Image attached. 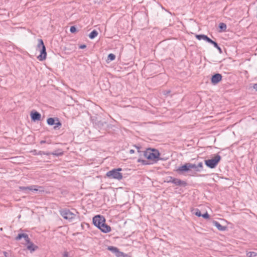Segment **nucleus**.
Returning <instances> with one entry per match:
<instances>
[{
    "mask_svg": "<svg viewBox=\"0 0 257 257\" xmlns=\"http://www.w3.org/2000/svg\"><path fill=\"white\" fill-rule=\"evenodd\" d=\"M195 37L198 40H203L207 42H208V40H209V39H210L207 36L204 34L196 35Z\"/></svg>",
    "mask_w": 257,
    "mask_h": 257,
    "instance_id": "nucleus-16",
    "label": "nucleus"
},
{
    "mask_svg": "<svg viewBox=\"0 0 257 257\" xmlns=\"http://www.w3.org/2000/svg\"><path fill=\"white\" fill-rule=\"evenodd\" d=\"M222 76L219 73H215L213 75L211 78V83L213 85L217 84L222 80Z\"/></svg>",
    "mask_w": 257,
    "mask_h": 257,
    "instance_id": "nucleus-9",
    "label": "nucleus"
},
{
    "mask_svg": "<svg viewBox=\"0 0 257 257\" xmlns=\"http://www.w3.org/2000/svg\"><path fill=\"white\" fill-rule=\"evenodd\" d=\"M51 154H52V155H53L54 156H61L63 154V153H62V152L57 153V152H56V151H55L54 152L52 153Z\"/></svg>",
    "mask_w": 257,
    "mask_h": 257,
    "instance_id": "nucleus-34",
    "label": "nucleus"
},
{
    "mask_svg": "<svg viewBox=\"0 0 257 257\" xmlns=\"http://www.w3.org/2000/svg\"><path fill=\"white\" fill-rule=\"evenodd\" d=\"M34 155H43V154H44V152L40 151L38 152H37V150H34L32 151Z\"/></svg>",
    "mask_w": 257,
    "mask_h": 257,
    "instance_id": "nucleus-27",
    "label": "nucleus"
},
{
    "mask_svg": "<svg viewBox=\"0 0 257 257\" xmlns=\"http://www.w3.org/2000/svg\"><path fill=\"white\" fill-rule=\"evenodd\" d=\"M106 123L105 121L99 120L98 118H96L93 121V124L95 126L98 128H102Z\"/></svg>",
    "mask_w": 257,
    "mask_h": 257,
    "instance_id": "nucleus-12",
    "label": "nucleus"
},
{
    "mask_svg": "<svg viewBox=\"0 0 257 257\" xmlns=\"http://www.w3.org/2000/svg\"><path fill=\"white\" fill-rule=\"evenodd\" d=\"M173 181V184H174L176 186L185 187L187 185L186 182L182 181L177 178H175Z\"/></svg>",
    "mask_w": 257,
    "mask_h": 257,
    "instance_id": "nucleus-14",
    "label": "nucleus"
},
{
    "mask_svg": "<svg viewBox=\"0 0 257 257\" xmlns=\"http://www.w3.org/2000/svg\"><path fill=\"white\" fill-rule=\"evenodd\" d=\"M3 254H4L5 257H8L9 256V253L6 251H4Z\"/></svg>",
    "mask_w": 257,
    "mask_h": 257,
    "instance_id": "nucleus-39",
    "label": "nucleus"
},
{
    "mask_svg": "<svg viewBox=\"0 0 257 257\" xmlns=\"http://www.w3.org/2000/svg\"><path fill=\"white\" fill-rule=\"evenodd\" d=\"M104 222H105L104 217L100 215H96L93 218V223L98 228H99L101 224H103Z\"/></svg>",
    "mask_w": 257,
    "mask_h": 257,
    "instance_id": "nucleus-7",
    "label": "nucleus"
},
{
    "mask_svg": "<svg viewBox=\"0 0 257 257\" xmlns=\"http://www.w3.org/2000/svg\"><path fill=\"white\" fill-rule=\"evenodd\" d=\"M63 257H68V252L65 251L63 253Z\"/></svg>",
    "mask_w": 257,
    "mask_h": 257,
    "instance_id": "nucleus-36",
    "label": "nucleus"
},
{
    "mask_svg": "<svg viewBox=\"0 0 257 257\" xmlns=\"http://www.w3.org/2000/svg\"><path fill=\"white\" fill-rule=\"evenodd\" d=\"M122 169L120 168L113 169L107 172L106 174V176L109 179L120 180L122 178V174L120 173V171Z\"/></svg>",
    "mask_w": 257,
    "mask_h": 257,
    "instance_id": "nucleus-5",
    "label": "nucleus"
},
{
    "mask_svg": "<svg viewBox=\"0 0 257 257\" xmlns=\"http://www.w3.org/2000/svg\"><path fill=\"white\" fill-rule=\"evenodd\" d=\"M107 249L109 251H111L113 253H114L115 254L119 250L118 248L113 246H108Z\"/></svg>",
    "mask_w": 257,
    "mask_h": 257,
    "instance_id": "nucleus-20",
    "label": "nucleus"
},
{
    "mask_svg": "<svg viewBox=\"0 0 257 257\" xmlns=\"http://www.w3.org/2000/svg\"><path fill=\"white\" fill-rule=\"evenodd\" d=\"M37 187H38V186L31 185V186H28V187L21 186V187H20V190H23V191L29 190V191H37L39 190V191H40V192L44 191L43 190H38V189H37Z\"/></svg>",
    "mask_w": 257,
    "mask_h": 257,
    "instance_id": "nucleus-11",
    "label": "nucleus"
},
{
    "mask_svg": "<svg viewBox=\"0 0 257 257\" xmlns=\"http://www.w3.org/2000/svg\"><path fill=\"white\" fill-rule=\"evenodd\" d=\"M39 188L40 189H42V188H43V187H41V186H39Z\"/></svg>",
    "mask_w": 257,
    "mask_h": 257,
    "instance_id": "nucleus-44",
    "label": "nucleus"
},
{
    "mask_svg": "<svg viewBox=\"0 0 257 257\" xmlns=\"http://www.w3.org/2000/svg\"><path fill=\"white\" fill-rule=\"evenodd\" d=\"M221 157L220 155L217 154L215 157L211 159L205 160V164L210 169L215 168L218 163L220 161Z\"/></svg>",
    "mask_w": 257,
    "mask_h": 257,
    "instance_id": "nucleus-6",
    "label": "nucleus"
},
{
    "mask_svg": "<svg viewBox=\"0 0 257 257\" xmlns=\"http://www.w3.org/2000/svg\"><path fill=\"white\" fill-rule=\"evenodd\" d=\"M51 153H52L45 152H44V155L49 156V155H50L52 154Z\"/></svg>",
    "mask_w": 257,
    "mask_h": 257,
    "instance_id": "nucleus-41",
    "label": "nucleus"
},
{
    "mask_svg": "<svg viewBox=\"0 0 257 257\" xmlns=\"http://www.w3.org/2000/svg\"><path fill=\"white\" fill-rule=\"evenodd\" d=\"M56 121V117H50L47 119V122L49 125H53L55 124Z\"/></svg>",
    "mask_w": 257,
    "mask_h": 257,
    "instance_id": "nucleus-18",
    "label": "nucleus"
},
{
    "mask_svg": "<svg viewBox=\"0 0 257 257\" xmlns=\"http://www.w3.org/2000/svg\"><path fill=\"white\" fill-rule=\"evenodd\" d=\"M76 213L71 212L67 208L62 209L59 210L60 214L66 220L69 221H73L76 217H78L79 213L75 210Z\"/></svg>",
    "mask_w": 257,
    "mask_h": 257,
    "instance_id": "nucleus-3",
    "label": "nucleus"
},
{
    "mask_svg": "<svg viewBox=\"0 0 257 257\" xmlns=\"http://www.w3.org/2000/svg\"><path fill=\"white\" fill-rule=\"evenodd\" d=\"M208 43L212 44L215 48L217 47L218 46V44L216 42L212 40L211 39H210L209 40H208Z\"/></svg>",
    "mask_w": 257,
    "mask_h": 257,
    "instance_id": "nucleus-30",
    "label": "nucleus"
},
{
    "mask_svg": "<svg viewBox=\"0 0 257 257\" xmlns=\"http://www.w3.org/2000/svg\"><path fill=\"white\" fill-rule=\"evenodd\" d=\"M31 118L32 121H36L41 119V115L37 111L33 110L30 114Z\"/></svg>",
    "mask_w": 257,
    "mask_h": 257,
    "instance_id": "nucleus-10",
    "label": "nucleus"
},
{
    "mask_svg": "<svg viewBox=\"0 0 257 257\" xmlns=\"http://www.w3.org/2000/svg\"><path fill=\"white\" fill-rule=\"evenodd\" d=\"M170 92V91L167 92V94H168Z\"/></svg>",
    "mask_w": 257,
    "mask_h": 257,
    "instance_id": "nucleus-45",
    "label": "nucleus"
},
{
    "mask_svg": "<svg viewBox=\"0 0 257 257\" xmlns=\"http://www.w3.org/2000/svg\"><path fill=\"white\" fill-rule=\"evenodd\" d=\"M70 31L71 33H75L77 32V29L75 26H73L70 27Z\"/></svg>",
    "mask_w": 257,
    "mask_h": 257,
    "instance_id": "nucleus-31",
    "label": "nucleus"
},
{
    "mask_svg": "<svg viewBox=\"0 0 257 257\" xmlns=\"http://www.w3.org/2000/svg\"><path fill=\"white\" fill-rule=\"evenodd\" d=\"M226 25L225 23H220L219 24V28L222 31H225L226 29Z\"/></svg>",
    "mask_w": 257,
    "mask_h": 257,
    "instance_id": "nucleus-21",
    "label": "nucleus"
},
{
    "mask_svg": "<svg viewBox=\"0 0 257 257\" xmlns=\"http://www.w3.org/2000/svg\"><path fill=\"white\" fill-rule=\"evenodd\" d=\"M24 238L26 241L25 244H27V248L31 252L36 250L38 248V246L35 245L30 240L29 236L26 233H19L15 237L16 240H20L22 238Z\"/></svg>",
    "mask_w": 257,
    "mask_h": 257,
    "instance_id": "nucleus-2",
    "label": "nucleus"
},
{
    "mask_svg": "<svg viewBox=\"0 0 257 257\" xmlns=\"http://www.w3.org/2000/svg\"><path fill=\"white\" fill-rule=\"evenodd\" d=\"M137 148L140 156H144L146 158L150 161H152V163L158 162L159 160H162L160 158V153L159 151L155 149L148 148L145 151H141V148L140 146H134Z\"/></svg>",
    "mask_w": 257,
    "mask_h": 257,
    "instance_id": "nucleus-1",
    "label": "nucleus"
},
{
    "mask_svg": "<svg viewBox=\"0 0 257 257\" xmlns=\"http://www.w3.org/2000/svg\"><path fill=\"white\" fill-rule=\"evenodd\" d=\"M137 162L138 163H141L142 164H143L144 165H149L151 164V163H149L148 161L143 160L141 158L138 159V160H137Z\"/></svg>",
    "mask_w": 257,
    "mask_h": 257,
    "instance_id": "nucleus-23",
    "label": "nucleus"
},
{
    "mask_svg": "<svg viewBox=\"0 0 257 257\" xmlns=\"http://www.w3.org/2000/svg\"><path fill=\"white\" fill-rule=\"evenodd\" d=\"M216 48L219 51V52L220 53H222V50H221V48L219 46H218V47H216Z\"/></svg>",
    "mask_w": 257,
    "mask_h": 257,
    "instance_id": "nucleus-37",
    "label": "nucleus"
},
{
    "mask_svg": "<svg viewBox=\"0 0 257 257\" xmlns=\"http://www.w3.org/2000/svg\"><path fill=\"white\" fill-rule=\"evenodd\" d=\"M129 152H130V153L131 154H134L135 153V151L134 150H133V149H131V150H130Z\"/></svg>",
    "mask_w": 257,
    "mask_h": 257,
    "instance_id": "nucleus-40",
    "label": "nucleus"
},
{
    "mask_svg": "<svg viewBox=\"0 0 257 257\" xmlns=\"http://www.w3.org/2000/svg\"><path fill=\"white\" fill-rule=\"evenodd\" d=\"M38 41V43L37 46V49L40 50V54L37 57V58L39 61H42L46 59V49L42 39H39Z\"/></svg>",
    "mask_w": 257,
    "mask_h": 257,
    "instance_id": "nucleus-4",
    "label": "nucleus"
},
{
    "mask_svg": "<svg viewBox=\"0 0 257 257\" xmlns=\"http://www.w3.org/2000/svg\"><path fill=\"white\" fill-rule=\"evenodd\" d=\"M252 87L257 91V83L253 84Z\"/></svg>",
    "mask_w": 257,
    "mask_h": 257,
    "instance_id": "nucleus-38",
    "label": "nucleus"
},
{
    "mask_svg": "<svg viewBox=\"0 0 257 257\" xmlns=\"http://www.w3.org/2000/svg\"><path fill=\"white\" fill-rule=\"evenodd\" d=\"M124 257H131V256H130L128 254H125V255L124 256Z\"/></svg>",
    "mask_w": 257,
    "mask_h": 257,
    "instance_id": "nucleus-43",
    "label": "nucleus"
},
{
    "mask_svg": "<svg viewBox=\"0 0 257 257\" xmlns=\"http://www.w3.org/2000/svg\"><path fill=\"white\" fill-rule=\"evenodd\" d=\"M86 47V45H85V44L81 45H80V46H79V49H84V48H85Z\"/></svg>",
    "mask_w": 257,
    "mask_h": 257,
    "instance_id": "nucleus-35",
    "label": "nucleus"
},
{
    "mask_svg": "<svg viewBox=\"0 0 257 257\" xmlns=\"http://www.w3.org/2000/svg\"><path fill=\"white\" fill-rule=\"evenodd\" d=\"M56 121H55V126H54V129L55 130H59L60 127L62 125V123L59 120V119L58 117H56Z\"/></svg>",
    "mask_w": 257,
    "mask_h": 257,
    "instance_id": "nucleus-17",
    "label": "nucleus"
},
{
    "mask_svg": "<svg viewBox=\"0 0 257 257\" xmlns=\"http://www.w3.org/2000/svg\"><path fill=\"white\" fill-rule=\"evenodd\" d=\"M46 143V141H44V140H42L40 142V144H44Z\"/></svg>",
    "mask_w": 257,
    "mask_h": 257,
    "instance_id": "nucleus-42",
    "label": "nucleus"
},
{
    "mask_svg": "<svg viewBox=\"0 0 257 257\" xmlns=\"http://www.w3.org/2000/svg\"><path fill=\"white\" fill-rule=\"evenodd\" d=\"M201 216L204 218V219H209L210 218V216L207 212L204 214H202V215Z\"/></svg>",
    "mask_w": 257,
    "mask_h": 257,
    "instance_id": "nucleus-32",
    "label": "nucleus"
},
{
    "mask_svg": "<svg viewBox=\"0 0 257 257\" xmlns=\"http://www.w3.org/2000/svg\"><path fill=\"white\" fill-rule=\"evenodd\" d=\"M101 231L104 233H107L111 231V227L110 226L107 225L105 222L101 224V226L98 228Z\"/></svg>",
    "mask_w": 257,
    "mask_h": 257,
    "instance_id": "nucleus-13",
    "label": "nucleus"
},
{
    "mask_svg": "<svg viewBox=\"0 0 257 257\" xmlns=\"http://www.w3.org/2000/svg\"><path fill=\"white\" fill-rule=\"evenodd\" d=\"M190 170L189 163H185L184 165L179 167L176 170V171L179 174H182Z\"/></svg>",
    "mask_w": 257,
    "mask_h": 257,
    "instance_id": "nucleus-8",
    "label": "nucleus"
},
{
    "mask_svg": "<svg viewBox=\"0 0 257 257\" xmlns=\"http://www.w3.org/2000/svg\"><path fill=\"white\" fill-rule=\"evenodd\" d=\"M213 224L220 231H224L227 228V227L226 226L221 225L220 224V223L217 221H213Z\"/></svg>",
    "mask_w": 257,
    "mask_h": 257,
    "instance_id": "nucleus-15",
    "label": "nucleus"
},
{
    "mask_svg": "<svg viewBox=\"0 0 257 257\" xmlns=\"http://www.w3.org/2000/svg\"><path fill=\"white\" fill-rule=\"evenodd\" d=\"M115 254L117 257H124L125 254L119 250Z\"/></svg>",
    "mask_w": 257,
    "mask_h": 257,
    "instance_id": "nucleus-28",
    "label": "nucleus"
},
{
    "mask_svg": "<svg viewBox=\"0 0 257 257\" xmlns=\"http://www.w3.org/2000/svg\"><path fill=\"white\" fill-rule=\"evenodd\" d=\"M98 35V32L96 30H93L89 34V38L90 39H93Z\"/></svg>",
    "mask_w": 257,
    "mask_h": 257,
    "instance_id": "nucleus-19",
    "label": "nucleus"
},
{
    "mask_svg": "<svg viewBox=\"0 0 257 257\" xmlns=\"http://www.w3.org/2000/svg\"><path fill=\"white\" fill-rule=\"evenodd\" d=\"M246 254L247 257H255L257 256V253L254 251L246 252Z\"/></svg>",
    "mask_w": 257,
    "mask_h": 257,
    "instance_id": "nucleus-22",
    "label": "nucleus"
},
{
    "mask_svg": "<svg viewBox=\"0 0 257 257\" xmlns=\"http://www.w3.org/2000/svg\"><path fill=\"white\" fill-rule=\"evenodd\" d=\"M115 56L114 54H112V53H110L109 54H108V56H107V60H109V61H113L115 59Z\"/></svg>",
    "mask_w": 257,
    "mask_h": 257,
    "instance_id": "nucleus-26",
    "label": "nucleus"
},
{
    "mask_svg": "<svg viewBox=\"0 0 257 257\" xmlns=\"http://www.w3.org/2000/svg\"><path fill=\"white\" fill-rule=\"evenodd\" d=\"M197 165L198 169H199V172H200L203 169V163L202 162H200Z\"/></svg>",
    "mask_w": 257,
    "mask_h": 257,
    "instance_id": "nucleus-33",
    "label": "nucleus"
},
{
    "mask_svg": "<svg viewBox=\"0 0 257 257\" xmlns=\"http://www.w3.org/2000/svg\"><path fill=\"white\" fill-rule=\"evenodd\" d=\"M175 179V178H174V177H172V176H169V177H167V181H166V182H167V183H173V182H174V181H174V180Z\"/></svg>",
    "mask_w": 257,
    "mask_h": 257,
    "instance_id": "nucleus-29",
    "label": "nucleus"
},
{
    "mask_svg": "<svg viewBox=\"0 0 257 257\" xmlns=\"http://www.w3.org/2000/svg\"><path fill=\"white\" fill-rule=\"evenodd\" d=\"M190 165V169H193L196 172H199V169H198L197 165L196 164H193L189 163Z\"/></svg>",
    "mask_w": 257,
    "mask_h": 257,
    "instance_id": "nucleus-24",
    "label": "nucleus"
},
{
    "mask_svg": "<svg viewBox=\"0 0 257 257\" xmlns=\"http://www.w3.org/2000/svg\"><path fill=\"white\" fill-rule=\"evenodd\" d=\"M193 213L195 214L198 217H201V216L202 215L201 211L198 208L194 209Z\"/></svg>",
    "mask_w": 257,
    "mask_h": 257,
    "instance_id": "nucleus-25",
    "label": "nucleus"
}]
</instances>
